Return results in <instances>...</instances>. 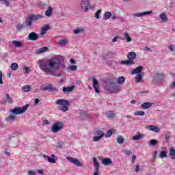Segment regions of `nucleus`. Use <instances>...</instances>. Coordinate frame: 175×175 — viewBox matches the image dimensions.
Wrapping results in <instances>:
<instances>
[{
	"mask_svg": "<svg viewBox=\"0 0 175 175\" xmlns=\"http://www.w3.org/2000/svg\"><path fill=\"white\" fill-rule=\"evenodd\" d=\"M113 135V130H108L105 134V137H110Z\"/></svg>",
	"mask_w": 175,
	"mask_h": 175,
	"instance_id": "obj_48",
	"label": "nucleus"
},
{
	"mask_svg": "<svg viewBox=\"0 0 175 175\" xmlns=\"http://www.w3.org/2000/svg\"><path fill=\"white\" fill-rule=\"evenodd\" d=\"M25 28V26L24 25V23L23 25L18 24L16 27V31H21V29H24Z\"/></svg>",
	"mask_w": 175,
	"mask_h": 175,
	"instance_id": "obj_43",
	"label": "nucleus"
},
{
	"mask_svg": "<svg viewBox=\"0 0 175 175\" xmlns=\"http://www.w3.org/2000/svg\"><path fill=\"white\" fill-rule=\"evenodd\" d=\"M144 69L142 66H139L138 67L134 68L131 72V75H137L142 73V71Z\"/></svg>",
	"mask_w": 175,
	"mask_h": 175,
	"instance_id": "obj_17",
	"label": "nucleus"
},
{
	"mask_svg": "<svg viewBox=\"0 0 175 175\" xmlns=\"http://www.w3.org/2000/svg\"><path fill=\"white\" fill-rule=\"evenodd\" d=\"M16 120V116L14 115H10L6 118V121H8V122H13Z\"/></svg>",
	"mask_w": 175,
	"mask_h": 175,
	"instance_id": "obj_35",
	"label": "nucleus"
},
{
	"mask_svg": "<svg viewBox=\"0 0 175 175\" xmlns=\"http://www.w3.org/2000/svg\"><path fill=\"white\" fill-rule=\"evenodd\" d=\"M98 159L101 161V163L105 166H109L113 163V161L109 157H99Z\"/></svg>",
	"mask_w": 175,
	"mask_h": 175,
	"instance_id": "obj_10",
	"label": "nucleus"
},
{
	"mask_svg": "<svg viewBox=\"0 0 175 175\" xmlns=\"http://www.w3.org/2000/svg\"><path fill=\"white\" fill-rule=\"evenodd\" d=\"M170 155L172 159H175V150L173 148H170Z\"/></svg>",
	"mask_w": 175,
	"mask_h": 175,
	"instance_id": "obj_34",
	"label": "nucleus"
},
{
	"mask_svg": "<svg viewBox=\"0 0 175 175\" xmlns=\"http://www.w3.org/2000/svg\"><path fill=\"white\" fill-rule=\"evenodd\" d=\"M148 128L150 131H152V132H156V133H159L160 131L159 128L154 125H150L148 126Z\"/></svg>",
	"mask_w": 175,
	"mask_h": 175,
	"instance_id": "obj_25",
	"label": "nucleus"
},
{
	"mask_svg": "<svg viewBox=\"0 0 175 175\" xmlns=\"http://www.w3.org/2000/svg\"><path fill=\"white\" fill-rule=\"evenodd\" d=\"M67 159L76 166H78V167H83V163H81L77 159L73 157H67Z\"/></svg>",
	"mask_w": 175,
	"mask_h": 175,
	"instance_id": "obj_11",
	"label": "nucleus"
},
{
	"mask_svg": "<svg viewBox=\"0 0 175 175\" xmlns=\"http://www.w3.org/2000/svg\"><path fill=\"white\" fill-rule=\"evenodd\" d=\"M23 70H25L24 71L25 75H28L29 73V68H28V67L25 66L23 68Z\"/></svg>",
	"mask_w": 175,
	"mask_h": 175,
	"instance_id": "obj_53",
	"label": "nucleus"
},
{
	"mask_svg": "<svg viewBox=\"0 0 175 175\" xmlns=\"http://www.w3.org/2000/svg\"><path fill=\"white\" fill-rule=\"evenodd\" d=\"M96 135H97L98 136H101V137H103V136H105V133H103V131H102L98 130L96 131Z\"/></svg>",
	"mask_w": 175,
	"mask_h": 175,
	"instance_id": "obj_50",
	"label": "nucleus"
},
{
	"mask_svg": "<svg viewBox=\"0 0 175 175\" xmlns=\"http://www.w3.org/2000/svg\"><path fill=\"white\" fill-rule=\"evenodd\" d=\"M40 90L41 91H49V92H57V91H58V89L53 87L51 84H43L40 86Z\"/></svg>",
	"mask_w": 175,
	"mask_h": 175,
	"instance_id": "obj_6",
	"label": "nucleus"
},
{
	"mask_svg": "<svg viewBox=\"0 0 175 175\" xmlns=\"http://www.w3.org/2000/svg\"><path fill=\"white\" fill-rule=\"evenodd\" d=\"M142 79H143V73L137 74L135 77L136 83H139Z\"/></svg>",
	"mask_w": 175,
	"mask_h": 175,
	"instance_id": "obj_32",
	"label": "nucleus"
},
{
	"mask_svg": "<svg viewBox=\"0 0 175 175\" xmlns=\"http://www.w3.org/2000/svg\"><path fill=\"white\" fill-rule=\"evenodd\" d=\"M5 98L8 103H10V104L13 103V99H12V97H10V95H9V94H5Z\"/></svg>",
	"mask_w": 175,
	"mask_h": 175,
	"instance_id": "obj_44",
	"label": "nucleus"
},
{
	"mask_svg": "<svg viewBox=\"0 0 175 175\" xmlns=\"http://www.w3.org/2000/svg\"><path fill=\"white\" fill-rule=\"evenodd\" d=\"M139 169H140V165H139V164H137V165H135V172H136V173H139Z\"/></svg>",
	"mask_w": 175,
	"mask_h": 175,
	"instance_id": "obj_58",
	"label": "nucleus"
},
{
	"mask_svg": "<svg viewBox=\"0 0 175 175\" xmlns=\"http://www.w3.org/2000/svg\"><path fill=\"white\" fill-rule=\"evenodd\" d=\"M36 173V171H33V170H29L27 172L28 175H35Z\"/></svg>",
	"mask_w": 175,
	"mask_h": 175,
	"instance_id": "obj_54",
	"label": "nucleus"
},
{
	"mask_svg": "<svg viewBox=\"0 0 175 175\" xmlns=\"http://www.w3.org/2000/svg\"><path fill=\"white\" fill-rule=\"evenodd\" d=\"M43 158L50 163H55L58 161V157L55 154H51V157L43 154Z\"/></svg>",
	"mask_w": 175,
	"mask_h": 175,
	"instance_id": "obj_9",
	"label": "nucleus"
},
{
	"mask_svg": "<svg viewBox=\"0 0 175 175\" xmlns=\"http://www.w3.org/2000/svg\"><path fill=\"white\" fill-rule=\"evenodd\" d=\"M102 13V10H98V11L94 14V17L99 19L100 14Z\"/></svg>",
	"mask_w": 175,
	"mask_h": 175,
	"instance_id": "obj_47",
	"label": "nucleus"
},
{
	"mask_svg": "<svg viewBox=\"0 0 175 175\" xmlns=\"http://www.w3.org/2000/svg\"><path fill=\"white\" fill-rule=\"evenodd\" d=\"M8 57V53H3L2 56L3 61H5L6 59V57Z\"/></svg>",
	"mask_w": 175,
	"mask_h": 175,
	"instance_id": "obj_63",
	"label": "nucleus"
},
{
	"mask_svg": "<svg viewBox=\"0 0 175 175\" xmlns=\"http://www.w3.org/2000/svg\"><path fill=\"white\" fill-rule=\"evenodd\" d=\"M81 8L83 10L84 13H87L89 9H91V3L90 0H82L81 1Z\"/></svg>",
	"mask_w": 175,
	"mask_h": 175,
	"instance_id": "obj_7",
	"label": "nucleus"
},
{
	"mask_svg": "<svg viewBox=\"0 0 175 175\" xmlns=\"http://www.w3.org/2000/svg\"><path fill=\"white\" fill-rule=\"evenodd\" d=\"M46 51H49V47L44 46L42 48L36 50L35 53L37 55H39L40 54H43V53H46Z\"/></svg>",
	"mask_w": 175,
	"mask_h": 175,
	"instance_id": "obj_18",
	"label": "nucleus"
},
{
	"mask_svg": "<svg viewBox=\"0 0 175 175\" xmlns=\"http://www.w3.org/2000/svg\"><path fill=\"white\" fill-rule=\"evenodd\" d=\"M31 86L30 85H24L23 88H22V90H23V91H25V92H29V91H31Z\"/></svg>",
	"mask_w": 175,
	"mask_h": 175,
	"instance_id": "obj_41",
	"label": "nucleus"
},
{
	"mask_svg": "<svg viewBox=\"0 0 175 175\" xmlns=\"http://www.w3.org/2000/svg\"><path fill=\"white\" fill-rule=\"evenodd\" d=\"M92 81L93 82V88H94V91L96 94H99L100 91L99 90V82L98 81V79L95 78H92Z\"/></svg>",
	"mask_w": 175,
	"mask_h": 175,
	"instance_id": "obj_12",
	"label": "nucleus"
},
{
	"mask_svg": "<svg viewBox=\"0 0 175 175\" xmlns=\"http://www.w3.org/2000/svg\"><path fill=\"white\" fill-rule=\"evenodd\" d=\"M38 173L39 174H44V171L43 170H38Z\"/></svg>",
	"mask_w": 175,
	"mask_h": 175,
	"instance_id": "obj_64",
	"label": "nucleus"
},
{
	"mask_svg": "<svg viewBox=\"0 0 175 175\" xmlns=\"http://www.w3.org/2000/svg\"><path fill=\"white\" fill-rule=\"evenodd\" d=\"M150 14H152V11L135 13L133 14V17H143V16H150Z\"/></svg>",
	"mask_w": 175,
	"mask_h": 175,
	"instance_id": "obj_13",
	"label": "nucleus"
},
{
	"mask_svg": "<svg viewBox=\"0 0 175 175\" xmlns=\"http://www.w3.org/2000/svg\"><path fill=\"white\" fill-rule=\"evenodd\" d=\"M127 58L129 61H133V59H136V53L133 51L129 52L127 55Z\"/></svg>",
	"mask_w": 175,
	"mask_h": 175,
	"instance_id": "obj_20",
	"label": "nucleus"
},
{
	"mask_svg": "<svg viewBox=\"0 0 175 175\" xmlns=\"http://www.w3.org/2000/svg\"><path fill=\"white\" fill-rule=\"evenodd\" d=\"M107 118H114L116 117V113L113 111H109L106 113Z\"/></svg>",
	"mask_w": 175,
	"mask_h": 175,
	"instance_id": "obj_36",
	"label": "nucleus"
},
{
	"mask_svg": "<svg viewBox=\"0 0 175 175\" xmlns=\"http://www.w3.org/2000/svg\"><path fill=\"white\" fill-rule=\"evenodd\" d=\"M52 76H54L55 77H61L62 76V74H61V73H53Z\"/></svg>",
	"mask_w": 175,
	"mask_h": 175,
	"instance_id": "obj_56",
	"label": "nucleus"
},
{
	"mask_svg": "<svg viewBox=\"0 0 175 175\" xmlns=\"http://www.w3.org/2000/svg\"><path fill=\"white\" fill-rule=\"evenodd\" d=\"M39 102H40V100H39V98H36L34 101V106H38V105H39Z\"/></svg>",
	"mask_w": 175,
	"mask_h": 175,
	"instance_id": "obj_60",
	"label": "nucleus"
},
{
	"mask_svg": "<svg viewBox=\"0 0 175 175\" xmlns=\"http://www.w3.org/2000/svg\"><path fill=\"white\" fill-rule=\"evenodd\" d=\"M161 23H167L168 19L167 17L166 16V14L163 12L160 16H159Z\"/></svg>",
	"mask_w": 175,
	"mask_h": 175,
	"instance_id": "obj_26",
	"label": "nucleus"
},
{
	"mask_svg": "<svg viewBox=\"0 0 175 175\" xmlns=\"http://www.w3.org/2000/svg\"><path fill=\"white\" fill-rule=\"evenodd\" d=\"M158 144V141L155 139H150L148 142V146H152V147H155Z\"/></svg>",
	"mask_w": 175,
	"mask_h": 175,
	"instance_id": "obj_29",
	"label": "nucleus"
},
{
	"mask_svg": "<svg viewBox=\"0 0 175 175\" xmlns=\"http://www.w3.org/2000/svg\"><path fill=\"white\" fill-rule=\"evenodd\" d=\"M28 107H29V104H26L23 107H16L14 109L11 110L12 114H15V116H17L18 114H23L28 110Z\"/></svg>",
	"mask_w": 175,
	"mask_h": 175,
	"instance_id": "obj_5",
	"label": "nucleus"
},
{
	"mask_svg": "<svg viewBox=\"0 0 175 175\" xmlns=\"http://www.w3.org/2000/svg\"><path fill=\"white\" fill-rule=\"evenodd\" d=\"M28 39H29V40L35 42V41L38 40V39H39V35H38V33H36V32L32 31L28 35Z\"/></svg>",
	"mask_w": 175,
	"mask_h": 175,
	"instance_id": "obj_14",
	"label": "nucleus"
},
{
	"mask_svg": "<svg viewBox=\"0 0 175 175\" xmlns=\"http://www.w3.org/2000/svg\"><path fill=\"white\" fill-rule=\"evenodd\" d=\"M62 128H64V123H62V122H57L53 124L51 131L53 133H57V132L61 131Z\"/></svg>",
	"mask_w": 175,
	"mask_h": 175,
	"instance_id": "obj_8",
	"label": "nucleus"
},
{
	"mask_svg": "<svg viewBox=\"0 0 175 175\" xmlns=\"http://www.w3.org/2000/svg\"><path fill=\"white\" fill-rule=\"evenodd\" d=\"M70 64H72V65H75V64H76V60H75V59H73V58H71V59H70Z\"/></svg>",
	"mask_w": 175,
	"mask_h": 175,
	"instance_id": "obj_62",
	"label": "nucleus"
},
{
	"mask_svg": "<svg viewBox=\"0 0 175 175\" xmlns=\"http://www.w3.org/2000/svg\"><path fill=\"white\" fill-rule=\"evenodd\" d=\"M67 70L68 72H76L77 70V66L76 65H71L67 67Z\"/></svg>",
	"mask_w": 175,
	"mask_h": 175,
	"instance_id": "obj_28",
	"label": "nucleus"
},
{
	"mask_svg": "<svg viewBox=\"0 0 175 175\" xmlns=\"http://www.w3.org/2000/svg\"><path fill=\"white\" fill-rule=\"evenodd\" d=\"M124 36L126 39V42L127 43H129V42H132V38H131V36H129V33H128V32H125L124 33Z\"/></svg>",
	"mask_w": 175,
	"mask_h": 175,
	"instance_id": "obj_31",
	"label": "nucleus"
},
{
	"mask_svg": "<svg viewBox=\"0 0 175 175\" xmlns=\"http://www.w3.org/2000/svg\"><path fill=\"white\" fill-rule=\"evenodd\" d=\"M116 142L118 144H124V137L121 135H118L116 137Z\"/></svg>",
	"mask_w": 175,
	"mask_h": 175,
	"instance_id": "obj_30",
	"label": "nucleus"
},
{
	"mask_svg": "<svg viewBox=\"0 0 175 175\" xmlns=\"http://www.w3.org/2000/svg\"><path fill=\"white\" fill-rule=\"evenodd\" d=\"M111 18V12H106L104 14V20H109V18Z\"/></svg>",
	"mask_w": 175,
	"mask_h": 175,
	"instance_id": "obj_37",
	"label": "nucleus"
},
{
	"mask_svg": "<svg viewBox=\"0 0 175 175\" xmlns=\"http://www.w3.org/2000/svg\"><path fill=\"white\" fill-rule=\"evenodd\" d=\"M12 70H17L18 69V64L17 63H12L11 64Z\"/></svg>",
	"mask_w": 175,
	"mask_h": 175,
	"instance_id": "obj_42",
	"label": "nucleus"
},
{
	"mask_svg": "<svg viewBox=\"0 0 175 175\" xmlns=\"http://www.w3.org/2000/svg\"><path fill=\"white\" fill-rule=\"evenodd\" d=\"M143 136H144V135L138 131L137 132V135L133 137V140H142V139H143Z\"/></svg>",
	"mask_w": 175,
	"mask_h": 175,
	"instance_id": "obj_21",
	"label": "nucleus"
},
{
	"mask_svg": "<svg viewBox=\"0 0 175 175\" xmlns=\"http://www.w3.org/2000/svg\"><path fill=\"white\" fill-rule=\"evenodd\" d=\"M64 146H65V144L62 141H59L57 143V148H62V147H64Z\"/></svg>",
	"mask_w": 175,
	"mask_h": 175,
	"instance_id": "obj_49",
	"label": "nucleus"
},
{
	"mask_svg": "<svg viewBox=\"0 0 175 175\" xmlns=\"http://www.w3.org/2000/svg\"><path fill=\"white\" fill-rule=\"evenodd\" d=\"M118 84H124L125 83V78L124 77H120L117 80Z\"/></svg>",
	"mask_w": 175,
	"mask_h": 175,
	"instance_id": "obj_38",
	"label": "nucleus"
},
{
	"mask_svg": "<svg viewBox=\"0 0 175 175\" xmlns=\"http://www.w3.org/2000/svg\"><path fill=\"white\" fill-rule=\"evenodd\" d=\"M157 155H158V151H154V153L153 154V157H152V160L155 161V159H157Z\"/></svg>",
	"mask_w": 175,
	"mask_h": 175,
	"instance_id": "obj_59",
	"label": "nucleus"
},
{
	"mask_svg": "<svg viewBox=\"0 0 175 175\" xmlns=\"http://www.w3.org/2000/svg\"><path fill=\"white\" fill-rule=\"evenodd\" d=\"M135 161H136V155H133L131 158V163H135Z\"/></svg>",
	"mask_w": 175,
	"mask_h": 175,
	"instance_id": "obj_61",
	"label": "nucleus"
},
{
	"mask_svg": "<svg viewBox=\"0 0 175 175\" xmlns=\"http://www.w3.org/2000/svg\"><path fill=\"white\" fill-rule=\"evenodd\" d=\"M120 64H121L122 65H135V61L133 60H122L120 62H119Z\"/></svg>",
	"mask_w": 175,
	"mask_h": 175,
	"instance_id": "obj_19",
	"label": "nucleus"
},
{
	"mask_svg": "<svg viewBox=\"0 0 175 175\" xmlns=\"http://www.w3.org/2000/svg\"><path fill=\"white\" fill-rule=\"evenodd\" d=\"M114 84L116 83L113 81H110L109 85L105 87L106 91H108L110 94L120 92L121 88L118 85H114Z\"/></svg>",
	"mask_w": 175,
	"mask_h": 175,
	"instance_id": "obj_4",
	"label": "nucleus"
},
{
	"mask_svg": "<svg viewBox=\"0 0 175 175\" xmlns=\"http://www.w3.org/2000/svg\"><path fill=\"white\" fill-rule=\"evenodd\" d=\"M39 18H43V16L42 15H35L33 14H29L27 17L25 18V24L26 27H31L32 25L33 21H38Z\"/></svg>",
	"mask_w": 175,
	"mask_h": 175,
	"instance_id": "obj_3",
	"label": "nucleus"
},
{
	"mask_svg": "<svg viewBox=\"0 0 175 175\" xmlns=\"http://www.w3.org/2000/svg\"><path fill=\"white\" fill-rule=\"evenodd\" d=\"M146 114V112L143 111H135L134 113V116H144Z\"/></svg>",
	"mask_w": 175,
	"mask_h": 175,
	"instance_id": "obj_45",
	"label": "nucleus"
},
{
	"mask_svg": "<svg viewBox=\"0 0 175 175\" xmlns=\"http://www.w3.org/2000/svg\"><path fill=\"white\" fill-rule=\"evenodd\" d=\"M154 81H157V83H162L163 81V75L162 74H154Z\"/></svg>",
	"mask_w": 175,
	"mask_h": 175,
	"instance_id": "obj_16",
	"label": "nucleus"
},
{
	"mask_svg": "<svg viewBox=\"0 0 175 175\" xmlns=\"http://www.w3.org/2000/svg\"><path fill=\"white\" fill-rule=\"evenodd\" d=\"M5 6H9V0H0Z\"/></svg>",
	"mask_w": 175,
	"mask_h": 175,
	"instance_id": "obj_55",
	"label": "nucleus"
},
{
	"mask_svg": "<svg viewBox=\"0 0 175 175\" xmlns=\"http://www.w3.org/2000/svg\"><path fill=\"white\" fill-rule=\"evenodd\" d=\"M12 44H14L15 47H21L23 46V43L18 40H13Z\"/></svg>",
	"mask_w": 175,
	"mask_h": 175,
	"instance_id": "obj_33",
	"label": "nucleus"
},
{
	"mask_svg": "<svg viewBox=\"0 0 175 175\" xmlns=\"http://www.w3.org/2000/svg\"><path fill=\"white\" fill-rule=\"evenodd\" d=\"M75 90V86H71V87H64L63 88V92H72Z\"/></svg>",
	"mask_w": 175,
	"mask_h": 175,
	"instance_id": "obj_27",
	"label": "nucleus"
},
{
	"mask_svg": "<svg viewBox=\"0 0 175 175\" xmlns=\"http://www.w3.org/2000/svg\"><path fill=\"white\" fill-rule=\"evenodd\" d=\"M152 106V103H144L141 105L142 109H150Z\"/></svg>",
	"mask_w": 175,
	"mask_h": 175,
	"instance_id": "obj_24",
	"label": "nucleus"
},
{
	"mask_svg": "<svg viewBox=\"0 0 175 175\" xmlns=\"http://www.w3.org/2000/svg\"><path fill=\"white\" fill-rule=\"evenodd\" d=\"M3 77V75L2 74V72L0 71V84H3V81H2Z\"/></svg>",
	"mask_w": 175,
	"mask_h": 175,
	"instance_id": "obj_57",
	"label": "nucleus"
},
{
	"mask_svg": "<svg viewBox=\"0 0 175 175\" xmlns=\"http://www.w3.org/2000/svg\"><path fill=\"white\" fill-rule=\"evenodd\" d=\"M100 139H102V136H94L93 137V142H99V140H100Z\"/></svg>",
	"mask_w": 175,
	"mask_h": 175,
	"instance_id": "obj_52",
	"label": "nucleus"
},
{
	"mask_svg": "<svg viewBox=\"0 0 175 175\" xmlns=\"http://www.w3.org/2000/svg\"><path fill=\"white\" fill-rule=\"evenodd\" d=\"M66 43H68V40L60 39L59 41L57 42V44H59V46H65Z\"/></svg>",
	"mask_w": 175,
	"mask_h": 175,
	"instance_id": "obj_39",
	"label": "nucleus"
},
{
	"mask_svg": "<svg viewBox=\"0 0 175 175\" xmlns=\"http://www.w3.org/2000/svg\"><path fill=\"white\" fill-rule=\"evenodd\" d=\"M55 104L59 106H62L59 108V110L65 113V111H68L69 110V106H70V103L66 99H57L55 101Z\"/></svg>",
	"mask_w": 175,
	"mask_h": 175,
	"instance_id": "obj_2",
	"label": "nucleus"
},
{
	"mask_svg": "<svg viewBox=\"0 0 175 175\" xmlns=\"http://www.w3.org/2000/svg\"><path fill=\"white\" fill-rule=\"evenodd\" d=\"M93 163L95 169V171L93 175H98L99 173V163L98 162V160H96L95 157L93 158Z\"/></svg>",
	"mask_w": 175,
	"mask_h": 175,
	"instance_id": "obj_15",
	"label": "nucleus"
},
{
	"mask_svg": "<svg viewBox=\"0 0 175 175\" xmlns=\"http://www.w3.org/2000/svg\"><path fill=\"white\" fill-rule=\"evenodd\" d=\"M166 151H161L160 154H159V158H166V157H167Z\"/></svg>",
	"mask_w": 175,
	"mask_h": 175,
	"instance_id": "obj_46",
	"label": "nucleus"
},
{
	"mask_svg": "<svg viewBox=\"0 0 175 175\" xmlns=\"http://www.w3.org/2000/svg\"><path fill=\"white\" fill-rule=\"evenodd\" d=\"M49 29H50V26L49 25H45L44 27H42L41 29V32H40V35L43 36V35H46V32H47V31H49Z\"/></svg>",
	"mask_w": 175,
	"mask_h": 175,
	"instance_id": "obj_23",
	"label": "nucleus"
},
{
	"mask_svg": "<svg viewBox=\"0 0 175 175\" xmlns=\"http://www.w3.org/2000/svg\"><path fill=\"white\" fill-rule=\"evenodd\" d=\"M73 32L75 35H79V33H81V32H84V29L82 28H78L77 29H74Z\"/></svg>",
	"mask_w": 175,
	"mask_h": 175,
	"instance_id": "obj_40",
	"label": "nucleus"
},
{
	"mask_svg": "<svg viewBox=\"0 0 175 175\" xmlns=\"http://www.w3.org/2000/svg\"><path fill=\"white\" fill-rule=\"evenodd\" d=\"M124 154H125L126 155H127V157H131V155H132V152L129 150H125L124 152Z\"/></svg>",
	"mask_w": 175,
	"mask_h": 175,
	"instance_id": "obj_51",
	"label": "nucleus"
},
{
	"mask_svg": "<svg viewBox=\"0 0 175 175\" xmlns=\"http://www.w3.org/2000/svg\"><path fill=\"white\" fill-rule=\"evenodd\" d=\"M37 64L42 72L53 73L54 70H58L61 68V59L57 56L49 59H40Z\"/></svg>",
	"mask_w": 175,
	"mask_h": 175,
	"instance_id": "obj_1",
	"label": "nucleus"
},
{
	"mask_svg": "<svg viewBox=\"0 0 175 175\" xmlns=\"http://www.w3.org/2000/svg\"><path fill=\"white\" fill-rule=\"evenodd\" d=\"M45 16L46 17H51L53 16V7H48V10L45 11Z\"/></svg>",
	"mask_w": 175,
	"mask_h": 175,
	"instance_id": "obj_22",
	"label": "nucleus"
}]
</instances>
